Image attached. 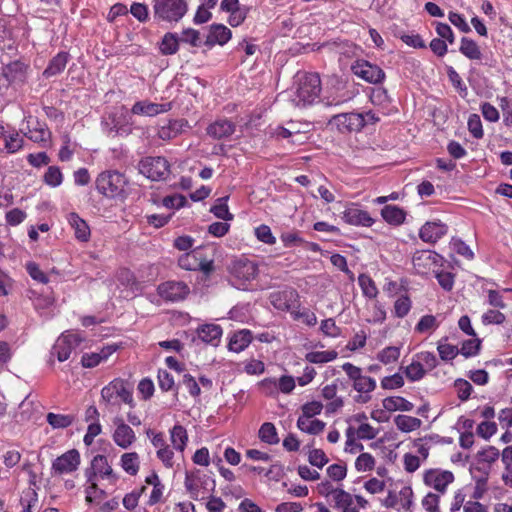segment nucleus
I'll return each mask as SVG.
<instances>
[{"label": "nucleus", "instance_id": "9b49d317", "mask_svg": "<svg viewBox=\"0 0 512 512\" xmlns=\"http://www.w3.org/2000/svg\"><path fill=\"white\" fill-rule=\"evenodd\" d=\"M80 462L79 451L76 449L68 450L52 462L51 472L57 476L73 473L78 470Z\"/></svg>", "mask_w": 512, "mask_h": 512}, {"label": "nucleus", "instance_id": "58836bf2", "mask_svg": "<svg viewBox=\"0 0 512 512\" xmlns=\"http://www.w3.org/2000/svg\"><path fill=\"white\" fill-rule=\"evenodd\" d=\"M396 427L402 432H412L421 427L422 421L419 418L409 415H398L394 419Z\"/></svg>", "mask_w": 512, "mask_h": 512}, {"label": "nucleus", "instance_id": "1a4fd4ad", "mask_svg": "<svg viewBox=\"0 0 512 512\" xmlns=\"http://www.w3.org/2000/svg\"><path fill=\"white\" fill-rule=\"evenodd\" d=\"M413 267L418 275H427L430 272L441 268L444 258L438 253L431 250L416 251L412 258Z\"/></svg>", "mask_w": 512, "mask_h": 512}, {"label": "nucleus", "instance_id": "a878e982", "mask_svg": "<svg viewBox=\"0 0 512 512\" xmlns=\"http://www.w3.org/2000/svg\"><path fill=\"white\" fill-rule=\"evenodd\" d=\"M171 109L170 103H153L149 101H138L132 106V113L136 115H143L153 117L158 114L167 112Z\"/></svg>", "mask_w": 512, "mask_h": 512}, {"label": "nucleus", "instance_id": "412c9836", "mask_svg": "<svg viewBox=\"0 0 512 512\" xmlns=\"http://www.w3.org/2000/svg\"><path fill=\"white\" fill-rule=\"evenodd\" d=\"M2 75L8 85L19 87L26 82L27 66L20 61H14L3 68Z\"/></svg>", "mask_w": 512, "mask_h": 512}, {"label": "nucleus", "instance_id": "774afa93", "mask_svg": "<svg viewBox=\"0 0 512 512\" xmlns=\"http://www.w3.org/2000/svg\"><path fill=\"white\" fill-rule=\"evenodd\" d=\"M439 501L440 494L429 492L422 499V506L427 512H440Z\"/></svg>", "mask_w": 512, "mask_h": 512}, {"label": "nucleus", "instance_id": "c85d7f7f", "mask_svg": "<svg viewBox=\"0 0 512 512\" xmlns=\"http://www.w3.org/2000/svg\"><path fill=\"white\" fill-rule=\"evenodd\" d=\"M67 220L74 230V234L77 240L81 242H87L90 239L91 232L89 225L77 213H69Z\"/></svg>", "mask_w": 512, "mask_h": 512}, {"label": "nucleus", "instance_id": "69168bd1", "mask_svg": "<svg viewBox=\"0 0 512 512\" xmlns=\"http://www.w3.org/2000/svg\"><path fill=\"white\" fill-rule=\"evenodd\" d=\"M468 130L476 139H481L484 135L482 122L478 114H471L468 118Z\"/></svg>", "mask_w": 512, "mask_h": 512}, {"label": "nucleus", "instance_id": "37998d69", "mask_svg": "<svg viewBox=\"0 0 512 512\" xmlns=\"http://www.w3.org/2000/svg\"><path fill=\"white\" fill-rule=\"evenodd\" d=\"M258 436L266 444L275 445L279 443L277 429L271 422H265L261 425Z\"/></svg>", "mask_w": 512, "mask_h": 512}, {"label": "nucleus", "instance_id": "8fccbe9b", "mask_svg": "<svg viewBox=\"0 0 512 512\" xmlns=\"http://www.w3.org/2000/svg\"><path fill=\"white\" fill-rule=\"evenodd\" d=\"M438 326L439 322L434 315H424L416 324L415 331L421 334L431 333L432 331L436 330Z\"/></svg>", "mask_w": 512, "mask_h": 512}, {"label": "nucleus", "instance_id": "0eeeda50", "mask_svg": "<svg viewBox=\"0 0 512 512\" xmlns=\"http://www.w3.org/2000/svg\"><path fill=\"white\" fill-rule=\"evenodd\" d=\"M355 97V91L342 80L334 79L320 99L326 106H339Z\"/></svg>", "mask_w": 512, "mask_h": 512}, {"label": "nucleus", "instance_id": "13d9d810", "mask_svg": "<svg viewBox=\"0 0 512 512\" xmlns=\"http://www.w3.org/2000/svg\"><path fill=\"white\" fill-rule=\"evenodd\" d=\"M331 496L338 508L343 509L353 505V496L342 489L332 490Z\"/></svg>", "mask_w": 512, "mask_h": 512}, {"label": "nucleus", "instance_id": "052dcab7", "mask_svg": "<svg viewBox=\"0 0 512 512\" xmlns=\"http://www.w3.org/2000/svg\"><path fill=\"white\" fill-rule=\"evenodd\" d=\"M414 357L417 361H420V364L425 369V371H431L438 365L437 357L432 352L423 351L417 353Z\"/></svg>", "mask_w": 512, "mask_h": 512}, {"label": "nucleus", "instance_id": "49530a36", "mask_svg": "<svg viewBox=\"0 0 512 512\" xmlns=\"http://www.w3.org/2000/svg\"><path fill=\"white\" fill-rule=\"evenodd\" d=\"M64 176L61 169L58 166H49L43 176V181L46 185L56 188L59 187L63 182Z\"/></svg>", "mask_w": 512, "mask_h": 512}, {"label": "nucleus", "instance_id": "c9c22d12", "mask_svg": "<svg viewBox=\"0 0 512 512\" xmlns=\"http://www.w3.org/2000/svg\"><path fill=\"white\" fill-rule=\"evenodd\" d=\"M382 406L389 412L394 411H411L413 404L401 396L386 397L382 401Z\"/></svg>", "mask_w": 512, "mask_h": 512}, {"label": "nucleus", "instance_id": "864d4df0", "mask_svg": "<svg viewBox=\"0 0 512 512\" xmlns=\"http://www.w3.org/2000/svg\"><path fill=\"white\" fill-rule=\"evenodd\" d=\"M400 357V348L396 346H388L377 354V359L387 365L396 362Z\"/></svg>", "mask_w": 512, "mask_h": 512}, {"label": "nucleus", "instance_id": "ea45409f", "mask_svg": "<svg viewBox=\"0 0 512 512\" xmlns=\"http://www.w3.org/2000/svg\"><path fill=\"white\" fill-rule=\"evenodd\" d=\"M184 484H185L186 490L189 492L190 496L194 500H199V499L204 498V494L201 493L200 487L204 484L207 486L208 485L207 481L203 482L199 477H195V476L187 473L186 477H185Z\"/></svg>", "mask_w": 512, "mask_h": 512}, {"label": "nucleus", "instance_id": "aec40b11", "mask_svg": "<svg viewBox=\"0 0 512 512\" xmlns=\"http://www.w3.org/2000/svg\"><path fill=\"white\" fill-rule=\"evenodd\" d=\"M114 425L116 428L112 435L113 441L122 449L129 448L136 441L135 432L122 418H115Z\"/></svg>", "mask_w": 512, "mask_h": 512}, {"label": "nucleus", "instance_id": "cd10ccee", "mask_svg": "<svg viewBox=\"0 0 512 512\" xmlns=\"http://www.w3.org/2000/svg\"><path fill=\"white\" fill-rule=\"evenodd\" d=\"M222 328L217 324H203L198 327L197 335L201 341L217 347L222 337Z\"/></svg>", "mask_w": 512, "mask_h": 512}, {"label": "nucleus", "instance_id": "423d86ee", "mask_svg": "<svg viewBox=\"0 0 512 512\" xmlns=\"http://www.w3.org/2000/svg\"><path fill=\"white\" fill-rule=\"evenodd\" d=\"M178 265L188 271L200 270L205 275H209L214 270V260L206 257L205 250L201 246L182 254L178 258Z\"/></svg>", "mask_w": 512, "mask_h": 512}, {"label": "nucleus", "instance_id": "e2e57ef3", "mask_svg": "<svg viewBox=\"0 0 512 512\" xmlns=\"http://www.w3.org/2000/svg\"><path fill=\"white\" fill-rule=\"evenodd\" d=\"M321 332L328 337L337 338L341 335V329L336 325L333 318L325 319L320 325Z\"/></svg>", "mask_w": 512, "mask_h": 512}, {"label": "nucleus", "instance_id": "de8ad7c7", "mask_svg": "<svg viewBox=\"0 0 512 512\" xmlns=\"http://www.w3.org/2000/svg\"><path fill=\"white\" fill-rule=\"evenodd\" d=\"M180 39L176 34L166 33L160 44V50L164 55H172L178 51Z\"/></svg>", "mask_w": 512, "mask_h": 512}, {"label": "nucleus", "instance_id": "393cba45", "mask_svg": "<svg viewBox=\"0 0 512 512\" xmlns=\"http://www.w3.org/2000/svg\"><path fill=\"white\" fill-rule=\"evenodd\" d=\"M343 220L355 226L370 227L374 224V219L365 210L357 207H349L343 212Z\"/></svg>", "mask_w": 512, "mask_h": 512}, {"label": "nucleus", "instance_id": "338daca9", "mask_svg": "<svg viewBox=\"0 0 512 512\" xmlns=\"http://www.w3.org/2000/svg\"><path fill=\"white\" fill-rule=\"evenodd\" d=\"M130 13L139 22L144 23L149 20V9L148 6L144 3L134 2L130 7Z\"/></svg>", "mask_w": 512, "mask_h": 512}, {"label": "nucleus", "instance_id": "4d7b16f0", "mask_svg": "<svg viewBox=\"0 0 512 512\" xmlns=\"http://www.w3.org/2000/svg\"><path fill=\"white\" fill-rule=\"evenodd\" d=\"M447 75L449 78V81L453 85V87L459 92L461 97H466L468 94L467 86L462 81L460 75L458 72L452 67H447Z\"/></svg>", "mask_w": 512, "mask_h": 512}, {"label": "nucleus", "instance_id": "4468645a", "mask_svg": "<svg viewBox=\"0 0 512 512\" xmlns=\"http://www.w3.org/2000/svg\"><path fill=\"white\" fill-rule=\"evenodd\" d=\"M80 342L81 339L78 334L70 332L63 333L56 340L50 354L51 356L57 357L58 361L64 362L70 357L71 352Z\"/></svg>", "mask_w": 512, "mask_h": 512}, {"label": "nucleus", "instance_id": "5701e85b", "mask_svg": "<svg viewBox=\"0 0 512 512\" xmlns=\"http://www.w3.org/2000/svg\"><path fill=\"white\" fill-rule=\"evenodd\" d=\"M448 231L446 224L441 221L426 222L419 231V237L427 243H435Z\"/></svg>", "mask_w": 512, "mask_h": 512}, {"label": "nucleus", "instance_id": "c03bdc74", "mask_svg": "<svg viewBox=\"0 0 512 512\" xmlns=\"http://www.w3.org/2000/svg\"><path fill=\"white\" fill-rule=\"evenodd\" d=\"M48 424L53 429H64L72 425L75 420L73 415L48 413L46 416Z\"/></svg>", "mask_w": 512, "mask_h": 512}, {"label": "nucleus", "instance_id": "a19ab883", "mask_svg": "<svg viewBox=\"0 0 512 512\" xmlns=\"http://www.w3.org/2000/svg\"><path fill=\"white\" fill-rule=\"evenodd\" d=\"M170 439L174 449L183 452L188 441L186 429L181 425H175L170 430Z\"/></svg>", "mask_w": 512, "mask_h": 512}, {"label": "nucleus", "instance_id": "bb28decb", "mask_svg": "<svg viewBox=\"0 0 512 512\" xmlns=\"http://www.w3.org/2000/svg\"><path fill=\"white\" fill-rule=\"evenodd\" d=\"M235 130L234 122L228 119H219L207 127V134L214 139H223L231 136Z\"/></svg>", "mask_w": 512, "mask_h": 512}, {"label": "nucleus", "instance_id": "4c0bfd02", "mask_svg": "<svg viewBox=\"0 0 512 512\" xmlns=\"http://www.w3.org/2000/svg\"><path fill=\"white\" fill-rule=\"evenodd\" d=\"M120 465L127 474L135 476L140 468L139 455L136 452L124 453L120 458Z\"/></svg>", "mask_w": 512, "mask_h": 512}, {"label": "nucleus", "instance_id": "09e8293b", "mask_svg": "<svg viewBox=\"0 0 512 512\" xmlns=\"http://www.w3.org/2000/svg\"><path fill=\"white\" fill-rule=\"evenodd\" d=\"M437 350L443 361H451L460 353L457 346L447 343V338L438 342Z\"/></svg>", "mask_w": 512, "mask_h": 512}, {"label": "nucleus", "instance_id": "f3484780", "mask_svg": "<svg viewBox=\"0 0 512 512\" xmlns=\"http://www.w3.org/2000/svg\"><path fill=\"white\" fill-rule=\"evenodd\" d=\"M24 120L27 122V127L22 130L24 135L35 143L47 146L51 138V131L47 125L33 119L32 116L25 117Z\"/></svg>", "mask_w": 512, "mask_h": 512}, {"label": "nucleus", "instance_id": "7c9ffc66", "mask_svg": "<svg viewBox=\"0 0 512 512\" xmlns=\"http://www.w3.org/2000/svg\"><path fill=\"white\" fill-rule=\"evenodd\" d=\"M69 60V54L65 51L59 52L48 63L43 75L46 78L56 76L64 71Z\"/></svg>", "mask_w": 512, "mask_h": 512}, {"label": "nucleus", "instance_id": "603ef678", "mask_svg": "<svg viewBox=\"0 0 512 512\" xmlns=\"http://www.w3.org/2000/svg\"><path fill=\"white\" fill-rule=\"evenodd\" d=\"M433 273L442 289L445 291L453 289L455 283V275L453 273L444 271L441 268H437Z\"/></svg>", "mask_w": 512, "mask_h": 512}, {"label": "nucleus", "instance_id": "ddd939ff", "mask_svg": "<svg viewBox=\"0 0 512 512\" xmlns=\"http://www.w3.org/2000/svg\"><path fill=\"white\" fill-rule=\"evenodd\" d=\"M354 75L372 84H380L385 79V72L366 60H357L351 67Z\"/></svg>", "mask_w": 512, "mask_h": 512}, {"label": "nucleus", "instance_id": "680f3d73", "mask_svg": "<svg viewBox=\"0 0 512 512\" xmlns=\"http://www.w3.org/2000/svg\"><path fill=\"white\" fill-rule=\"evenodd\" d=\"M254 232L256 238L259 241L268 245H273L276 243V237L272 234L271 228L268 225L261 224L255 228Z\"/></svg>", "mask_w": 512, "mask_h": 512}, {"label": "nucleus", "instance_id": "b1692460", "mask_svg": "<svg viewBox=\"0 0 512 512\" xmlns=\"http://www.w3.org/2000/svg\"><path fill=\"white\" fill-rule=\"evenodd\" d=\"M232 37L231 30L223 24H212L209 28L208 35L204 44L211 48L214 45L223 46Z\"/></svg>", "mask_w": 512, "mask_h": 512}, {"label": "nucleus", "instance_id": "6ab92c4d", "mask_svg": "<svg viewBox=\"0 0 512 512\" xmlns=\"http://www.w3.org/2000/svg\"><path fill=\"white\" fill-rule=\"evenodd\" d=\"M299 295L294 289L277 291L270 294L269 300L274 308L280 311H289L292 314L298 307Z\"/></svg>", "mask_w": 512, "mask_h": 512}, {"label": "nucleus", "instance_id": "f257e3e1", "mask_svg": "<svg viewBox=\"0 0 512 512\" xmlns=\"http://www.w3.org/2000/svg\"><path fill=\"white\" fill-rule=\"evenodd\" d=\"M126 186L125 175L116 170H105L98 174L95 180L97 192L108 199H124Z\"/></svg>", "mask_w": 512, "mask_h": 512}, {"label": "nucleus", "instance_id": "dca6fc26", "mask_svg": "<svg viewBox=\"0 0 512 512\" xmlns=\"http://www.w3.org/2000/svg\"><path fill=\"white\" fill-rule=\"evenodd\" d=\"M387 508H394L397 511H410L413 504V491L410 486H404L400 491H389L383 501Z\"/></svg>", "mask_w": 512, "mask_h": 512}, {"label": "nucleus", "instance_id": "f8f14e48", "mask_svg": "<svg viewBox=\"0 0 512 512\" xmlns=\"http://www.w3.org/2000/svg\"><path fill=\"white\" fill-rule=\"evenodd\" d=\"M85 476L87 481L97 480L98 477L109 479L112 483L117 481V476L109 465L107 457L100 454L93 457L90 468L85 470Z\"/></svg>", "mask_w": 512, "mask_h": 512}, {"label": "nucleus", "instance_id": "2f4dec72", "mask_svg": "<svg viewBox=\"0 0 512 512\" xmlns=\"http://www.w3.org/2000/svg\"><path fill=\"white\" fill-rule=\"evenodd\" d=\"M186 124L183 120H170L168 123L162 125L158 129V137L162 140H171L177 137Z\"/></svg>", "mask_w": 512, "mask_h": 512}, {"label": "nucleus", "instance_id": "7ed1b4c3", "mask_svg": "<svg viewBox=\"0 0 512 512\" xmlns=\"http://www.w3.org/2000/svg\"><path fill=\"white\" fill-rule=\"evenodd\" d=\"M348 379L352 382L354 390L359 395L355 398L358 403H367L371 399V393L376 388V380L370 376L364 375L362 369L350 362L344 363L342 366Z\"/></svg>", "mask_w": 512, "mask_h": 512}, {"label": "nucleus", "instance_id": "6e6d98bb", "mask_svg": "<svg viewBox=\"0 0 512 512\" xmlns=\"http://www.w3.org/2000/svg\"><path fill=\"white\" fill-rule=\"evenodd\" d=\"M228 197L218 198L216 204L211 208V212L219 219L231 220L232 214L229 212L227 205Z\"/></svg>", "mask_w": 512, "mask_h": 512}, {"label": "nucleus", "instance_id": "39448f33", "mask_svg": "<svg viewBox=\"0 0 512 512\" xmlns=\"http://www.w3.org/2000/svg\"><path fill=\"white\" fill-rule=\"evenodd\" d=\"M258 272V265L247 258H238L229 266L232 284L239 289H245L247 283L257 277Z\"/></svg>", "mask_w": 512, "mask_h": 512}, {"label": "nucleus", "instance_id": "72a5a7b5", "mask_svg": "<svg viewBox=\"0 0 512 512\" xmlns=\"http://www.w3.org/2000/svg\"><path fill=\"white\" fill-rule=\"evenodd\" d=\"M459 51L470 60H481L483 57L479 45L474 40L467 37L461 38Z\"/></svg>", "mask_w": 512, "mask_h": 512}, {"label": "nucleus", "instance_id": "f03ea898", "mask_svg": "<svg viewBox=\"0 0 512 512\" xmlns=\"http://www.w3.org/2000/svg\"><path fill=\"white\" fill-rule=\"evenodd\" d=\"M321 80L316 73H304L298 76V85L292 101L296 106L305 107L320 99Z\"/></svg>", "mask_w": 512, "mask_h": 512}, {"label": "nucleus", "instance_id": "9d476101", "mask_svg": "<svg viewBox=\"0 0 512 512\" xmlns=\"http://www.w3.org/2000/svg\"><path fill=\"white\" fill-rule=\"evenodd\" d=\"M454 474L449 470L431 468L424 472L423 482L426 486L433 488L438 494L443 495L447 487L454 482Z\"/></svg>", "mask_w": 512, "mask_h": 512}, {"label": "nucleus", "instance_id": "20e7f679", "mask_svg": "<svg viewBox=\"0 0 512 512\" xmlns=\"http://www.w3.org/2000/svg\"><path fill=\"white\" fill-rule=\"evenodd\" d=\"M152 7L159 22L177 23L188 12L187 0H153Z\"/></svg>", "mask_w": 512, "mask_h": 512}, {"label": "nucleus", "instance_id": "0e129e2a", "mask_svg": "<svg viewBox=\"0 0 512 512\" xmlns=\"http://www.w3.org/2000/svg\"><path fill=\"white\" fill-rule=\"evenodd\" d=\"M180 42L190 44L193 47L201 45L200 33L193 28L184 29L179 37Z\"/></svg>", "mask_w": 512, "mask_h": 512}, {"label": "nucleus", "instance_id": "4be33fe9", "mask_svg": "<svg viewBox=\"0 0 512 512\" xmlns=\"http://www.w3.org/2000/svg\"><path fill=\"white\" fill-rule=\"evenodd\" d=\"M118 348L117 344H108L97 352L84 353L81 358V364L85 368H94L106 361Z\"/></svg>", "mask_w": 512, "mask_h": 512}, {"label": "nucleus", "instance_id": "5fc2aeb1", "mask_svg": "<svg viewBox=\"0 0 512 512\" xmlns=\"http://www.w3.org/2000/svg\"><path fill=\"white\" fill-rule=\"evenodd\" d=\"M24 140L23 137L20 136L19 132L14 131L10 133L8 136H5V149L8 153H16L23 148Z\"/></svg>", "mask_w": 512, "mask_h": 512}, {"label": "nucleus", "instance_id": "e433bc0d", "mask_svg": "<svg viewBox=\"0 0 512 512\" xmlns=\"http://www.w3.org/2000/svg\"><path fill=\"white\" fill-rule=\"evenodd\" d=\"M338 352L334 349L325 351H309L305 354V360L311 364H326L334 361Z\"/></svg>", "mask_w": 512, "mask_h": 512}, {"label": "nucleus", "instance_id": "473e14b6", "mask_svg": "<svg viewBox=\"0 0 512 512\" xmlns=\"http://www.w3.org/2000/svg\"><path fill=\"white\" fill-rule=\"evenodd\" d=\"M381 216L390 225H400L405 221V211L396 205H386L381 210Z\"/></svg>", "mask_w": 512, "mask_h": 512}, {"label": "nucleus", "instance_id": "a18cd8bd", "mask_svg": "<svg viewBox=\"0 0 512 512\" xmlns=\"http://www.w3.org/2000/svg\"><path fill=\"white\" fill-rule=\"evenodd\" d=\"M118 384H119V378H116L102 388L101 400L106 405H116L117 404Z\"/></svg>", "mask_w": 512, "mask_h": 512}, {"label": "nucleus", "instance_id": "2eb2a0df", "mask_svg": "<svg viewBox=\"0 0 512 512\" xmlns=\"http://www.w3.org/2000/svg\"><path fill=\"white\" fill-rule=\"evenodd\" d=\"M330 123L341 133L358 132L365 126L362 113H342L335 115Z\"/></svg>", "mask_w": 512, "mask_h": 512}, {"label": "nucleus", "instance_id": "f704fd0d", "mask_svg": "<svg viewBox=\"0 0 512 512\" xmlns=\"http://www.w3.org/2000/svg\"><path fill=\"white\" fill-rule=\"evenodd\" d=\"M297 427L302 432L311 435H318L324 430L325 423L319 419H312L308 417L299 416L297 420Z\"/></svg>", "mask_w": 512, "mask_h": 512}, {"label": "nucleus", "instance_id": "6e6552de", "mask_svg": "<svg viewBox=\"0 0 512 512\" xmlns=\"http://www.w3.org/2000/svg\"><path fill=\"white\" fill-rule=\"evenodd\" d=\"M139 171L153 181H160L169 175L170 165L164 157H146L140 161Z\"/></svg>", "mask_w": 512, "mask_h": 512}, {"label": "nucleus", "instance_id": "c756f323", "mask_svg": "<svg viewBox=\"0 0 512 512\" xmlns=\"http://www.w3.org/2000/svg\"><path fill=\"white\" fill-rule=\"evenodd\" d=\"M253 336L250 330L243 329L235 332L229 340L228 349L235 353L244 351L252 342Z\"/></svg>", "mask_w": 512, "mask_h": 512}, {"label": "nucleus", "instance_id": "3c124183", "mask_svg": "<svg viewBox=\"0 0 512 512\" xmlns=\"http://www.w3.org/2000/svg\"><path fill=\"white\" fill-rule=\"evenodd\" d=\"M404 373L411 382H416L425 376L426 371L421 366L420 361H417L414 357L411 364L405 367Z\"/></svg>", "mask_w": 512, "mask_h": 512}, {"label": "nucleus", "instance_id": "bf43d9fd", "mask_svg": "<svg viewBox=\"0 0 512 512\" xmlns=\"http://www.w3.org/2000/svg\"><path fill=\"white\" fill-rule=\"evenodd\" d=\"M412 302L407 295H401L394 302V315L398 318H404L410 312Z\"/></svg>", "mask_w": 512, "mask_h": 512}, {"label": "nucleus", "instance_id": "79ce46f5", "mask_svg": "<svg viewBox=\"0 0 512 512\" xmlns=\"http://www.w3.org/2000/svg\"><path fill=\"white\" fill-rule=\"evenodd\" d=\"M358 284L366 298L375 299L378 296L379 291L376 283L368 274H360L358 276Z\"/></svg>", "mask_w": 512, "mask_h": 512}, {"label": "nucleus", "instance_id": "a211bd4d", "mask_svg": "<svg viewBox=\"0 0 512 512\" xmlns=\"http://www.w3.org/2000/svg\"><path fill=\"white\" fill-rule=\"evenodd\" d=\"M157 292L163 299L177 302L185 299L190 289L188 285L182 281H167L158 286Z\"/></svg>", "mask_w": 512, "mask_h": 512}]
</instances>
